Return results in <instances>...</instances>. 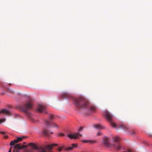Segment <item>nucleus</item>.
Here are the masks:
<instances>
[{
	"label": "nucleus",
	"mask_w": 152,
	"mask_h": 152,
	"mask_svg": "<svg viewBox=\"0 0 152 152\" xmlns=\"http://www.w3.org/2000/svg\"><path fill=\"white\" fill-rule=\"evenodd\" d=\"M1 113L6 114L7 115H9L10 114V112L7 110H0V113Z\"/></svg>",
	"instance_id": "12"
},
{
	"label": "nucleus",
	"mask_w": 152,
	"mask_h": 152,
	"mask_svg": "<svg viewBox=\"0 0 152 152\" xmlns=\"http://www.w3.org/2000/svg\"><path fill=\"white\" fill-rule=\"evenodd\" d=\"M73 104L78 108L83 109L84 113L86 115H88L95 112L96 107L91 106L89 102L84 98H74Z\"/></svg>",
	"instance_id": "1"
},
{
	"label": "nucleus",
	"mask_w": 152,
	"mask_h": 152,
	"mask_svg": "<svg viewBox=\"0 0 152 152\" xmlns=\"http://www.w3.org/2000/svg\"><path fill=\"white\" fill-rule=\"evenodd\" d=\"M124 152H132V151L130 150H129V149H128L127 150V151H124Z\"/></svg>",
	"instance_id": "30"
},
{
	"label": "nucleus",
	"mask_w": 152,
	"mask_h": 152,
	"mask_svg": "<svg viewBox=\"0 0 152 152\" xmlns=\"http://www.w3.org/2000/svg\"><path fill=\"white\" fill-rule=\"evenodd\" d=\"M4 121V120L3 119H0V124L1 123L3 122Z\"/></svg>",
	"instance_id": "26"
},
{
	"label": "nucleus",
	"mask_w": 152,
	"mask_h": 152,
	"mask_svg": "<svg viewBox=\"0 0 152 152\" xmlns=\"http://www.w3.org/2000/svg\"><path fill=\"white\" fill-rule=\"evenodd\" d=\"M101 133L100 132H98L97 134V135L98 136H100V135H101Z\"/></svg>",
	"instance_id": "29"
},
{
	"label": "nucleus",
	"mask_w": 152,
	"mask_h": 152,
	"mask_svg": "<svg viewBox=\"0 0 152 152\" xmlns=\"http://www.w3.org/2000/svg\"><path fill=\"white\" fill-rule=\"evenodd\" d=\"M46 107L42 105H39L37 109V111L39 113H43L45 114L47 113L46 110Z\"/></svg>",
	"instance_id": "7"
},
{
	"label": "nucleus",
	"mask_w": 152,
	"mask_h": 152,
	"mask_svg": "<svg viewBox=\"0 0 152 152\" xmlns=\"http://www.w3.org/2000/svg\"><path fill=\"white\" fill-rule=\"evenodd\" d=\"M27 146H28V145H20V144H18L15 145L14 148H16V149H21L24 148H26Z\"/></svg>",
	"instance_id": "9"
},
{
	"label": "nucleus",
	"mask_w": 152,
	"mask_h": 152,
	"mask_svg": "<svg viewBox=\"0 0 152 152\" xmlns=\"http://www.w3.org/2000/svg\"><path fill=\"white\" fill-rule=\"evenodd\" d=\"M64 134L62 133H59L58 134V136H63Z\"/></svg>",
	"instance_id": "24"
},
{
	"label": "nucleus",
	"mask_w": 152,
	"mask_h": 152,
	"mask_svg": "<svg viewBox=\"0 0 152 152\" xmlns=\"http://www.w3.org/2000/svg\"><path fill=\"white\" fill-rule=\"evenodd\" d=\"M16 149V150L17 152H20V149H16V148H15Z\"/></svg>",
	"instance_id": "31"
},
{
	"label": "nucleus",
	"mask_w": 152,
	"mask_h": 152,
	"mask_svg": "<svg viewBox=\"0 0 152 152\" xmlns=\"http://www.w3.org/2000/svg\"><path fill=\"white\" fill-rule=\"evenodd\" d=\"M28 146L32 147L33 149H38V147L36 145V144L34 143H30L28 144Z\"/></svg>",
	"instance_id": "13"
},
{
	"label": "nucleus",
	"mask_w": 152,
	"mask_h": 152,
	"mask_svg": "<svg viewBox=\"0 0 152 152\" xmlns=\"http://www.w3.org/2000/svg\"><path fill=\"white\" fill-rule=\"evenodd\" d=\"M120 128H122V129H124L126 130H129V127L125 126V125L123 124H121L120 126Z\"/></svg>",
	"instance_id": "15"
},
{
	"label": "nucleus",
	"mask_w": 152,
	"mask_h": 152,
	"mask_svg": "<svg viewBox=\"0 0 152 152\" xmlns=\"http://www.w3.org/2000/svg\"><path fill=\"white\" fill-rule=\"evenodd\" d=\"M66 93H64L61 94V98L62 99H64L66 98Z\"/></svg>",
	"instance_id": "19"
},
{
	"label": "nucleus",
	"mask_w": 152,
	"mask_h": 152,
	"mask_svg": "<svg viewBox=\"0 0 152 152\" xmlns=\"http://www.w3.org/2000/svg\"><path fill=\"white\" fill-rule=\"evenodd\" d=\"M42 133L45 136H49L51 134L53 133V132L50 131L48 129L45 128L43 129Z\"/></svg>",
	"instance_id": "8"
},
{
	"label": "nucleus",
	"mask_w": 152,
	"mask_h": 152,
	"mask_svg": "<svg viewBox=\"0 0 152 152\" xmlns=\"http://www.w3.org/2000/svg\"><path fill=\"white\" fill-rule=\"evenodd\" d=\"M81 142L84 143L90 142L91 143H94L95 142V141H93L91 140H83Z\"/></svg>",
	"instance_id": "18"
},
{
	"label": "nucleus",
	"mask_w": 152,
	"mask_h": 152,
	"mask_svg": "<svg viewBox=\"0 0 152 152\" xmlns=\"http://www.w3.org/2000/svg\"><path fill=\"white\" fill-rule=\"evenodd\" d=\"M54 118V116L52 114H50L48 120H45L44 123L46 124L47 127L48 128L50 126L52 127H54L56 128L58 127V125L56 123L52 122V120Z\"/></svg>",
	"instance_id": "4"
},
{
	"label": "nucleus",
	"mask_w": 152,
	"mask_h": 152,
	"mask_svg": "<svg viewBox=\"0 0 152 152\" xmlns=\"http://www.w3.org/2000/svg\"><path fill=\"white\" fill-rule=\"evenodd\" d=\"M83 129V128L82 127H80V128L78 130V132H80Z\"/></svg>",
	"instance_id": "28"
},
{
	"label": "nucleus",
	"mask_w": 152,
	"mask_h": 152,
	"mask_svg": "<svg viewBox=\"0 0 152 152\" xmlns=\"http://www.w3.org/2000/svg\"><path fill=\"white\" fill-rule=\"evenodd\" d=\"M77 144L72 143L71 144L70 146L68 147H67V151L72 150L75 148H77Z\"/></svg>",
	"instance_id": "10"
},
{
	"label": "nucleus",
	"mask_w": 152,
	"mask_h": 152,
	"mask_svg": "<svg viewBox=\"0 0 152 152\" xmlns=\"http://www.w3.org/2000/svg\"><path fill=\"white\" fill-rule=\"evenodd\" d=\"M37 149L38 150L39 152H46V150L42 147L38 148V149Z\"/></svg>",
	"instance_id": "16"
},
{
	"label": "nucleus",
	"mask_w": 152,
	"mask_h": 152,
	"mask_svg": "<svg viewBox=\"0 0 152 152\" xmlns=\"http://www.w3.org/2000/svg\"><path fill=\"white\" fill-rule=\"evenodd\" d=\"M94 127L96 129H104L105 128L103 125L100 124L95 125Z\"/></svg>",
	"instance_id": "11"
},
{
	"label": "nucleus",
	"mask_w": 152,
	"mask_h": 152,
	"mask_svg": "<svg viewBox=\"0 0 152 152\" xmlns=\"http://www.w3.org/2000/svg\"><path fill=\"white\" fill-rule=\"evenodd\" d=\"M3 86L6 89H7V91L9 93H10L11 94H12L14 93V90L12 89L9 88L8 86H5L4 85H3Z\"/></svg>",
	"instance_id": "14"
},
{
	"label": "nucleus",
	"mask_w": 152,
	"mask_h": 152,
	"mask_svg": "<svg viewBox=\"0 0 152 152\" xmlns=\"http://www.w3.org/2000/svg\"><path fill=\"white\" fill-rule=\"evenodd\" d=\"M104 115L105 116L107 120L110 122L111 126L115 128H116V124L113 122L112 120L113 117L112 115L107 110L104 111Z\"/></svg>",
	"instance_id": "5"
},
{
	"label": "nucleus",
	"mask_w": 152,
	"mask_h": 152,
	"mask_svg": "<svg viewBox=\"0 0 152 152\" xmlns=\"http://www.w3.org/2000/svg\"><path fill=\"white\" fill-rule=\"evenodd\" d=\"M14 142L15 143H17L19 142V141H18V140H17V139L15 140H14Z\"/></svg>",
	"instance_id": "25"
},
{
	"label": "nucleus",
	"mask_w": 152,
	"mask_h": 152,
	"mask_svg": "<svg viewBox=\"0 0 152 152\" xmlns=\"http://www.w3.org/2000/svg\"><path fill=\"white\" fill-rule=\"evenodd\" d=\"M4 94V93H3L2 94V95H3V94Z\"/></svg>",
	"instance_id": "35"
},
{
	"label": "nucleus",
	"mask_w": 152,
	"mask_h": 152,
	"mask_svg": "<svg viewBox=\"0 0 152 152\" xmlns=\"http://www.w3.org/2000/svg\"><path fill=\"white\" fill-rule=\"evenodd\" d=\"M45 148L47 149L48 151H50L52 149V146L51 145H46Z\"/></svg>",
	"instance_id": "17"
},
{
	"label": "nucleus",
	"mask_w": 152,
	"mask_h": 152,
	"mask_svg": "<svg viewBox=\"0 0 152 152\" xmlns=\"http://www.w3.org/2000/svg\"><path fill=\"white\" fill-rule=\"evenodd\" d=\"M68 136L71 139H76L80 137H82V134L78 133H71L67 134Z\"/></svg>",
	"instance_id": "6"
},
{
	"label": "nucleus",
	"mask_w": 152,
	"mask_h": 152,
	"mask_svg": "<svg viewBox=\"0 0 152 152\" xmlns=\"http://www.w3.org/2000/svg\"><path fill=\"white\" fill-rule=\"evenodd\" d=\"M33 104L31 102H28L25 104L23 105L20 107V110L24 112L27 117L33 121V118L31 114L29 112L33 107Z\"/></svg>",
	"instance_id": "3"
},
{
	"label": "nucleus",
	"mask_w": 152,
	"mask_h": 152,
	"mask_svg": "<svg viewBox=\"0 0 152 152\" xmlns=\"http://www.w3.org/2000/svg\"><path fill=\"white\" fill-rule=\"evenodd\" d=\"M6 132H4L0 131V133L4 135V137L6 139L8 138V136L7 135H5V133Z\"/></svg>",
	"instance_id": "20"
},
{
	"label": "nucleus",
	"mask_w": 152,
	"mask_h": 152,
	"mask_svg": "<svg viewBox=\"0 0 152 152\" xmlns=\"http://www.w3.org/2000/svg\"><path fill=\"white\" fill-rule=\"evenodd\" d=\"M51 145H52V147L53 146H56L58 145L56 144H53Z\"/></svg>",
	"instance_id": "27"
},
{
	"label": "nucleus",
	"mask_w": 152,
	"mask_h": 152,
	"mask_svg": "<svg viewBox=\"0 0 152 152\" xmlns=\"http://www.w3.org/2000/svg\"><path fill=\"white\" fill-rule=\"evenodd\" d=\"M9 85H12V84H11V83H9Z\"/></svg>",
	"instance_id": "33"
},
{
	"label": "nucleus",
	"mask_w": 152,
	"mask_h": 152,
	"mask_svg": "<svg viewBox=\"0 0 152 152\" xmlns=\"http://www.w3.org/2000/svg\"><path fill=\"white\" fill-rule=\"evenodd\" d=\"M23 139V137H18L17 138L19 142L22 141Z\"/></svg>",
	"instance_id": "21"
},
{
	"label": "nucleus",
	"mask_w": 152,
	"mask_h": 152,
	"mask_svg": "<svg viewBox=\"0 0 152 152\" xmlns=\"http://www.w3.org/2000/svg\"><path fill=\"white\" fill-rule=\"evenodd\" d=\"M113 141L115 142V143L112 145L110 144L109 139L105 138L103 140V143L104 145L106 146L109 147L114 148L117 150H120L121 148V146L119 143L120 140V138L118 137H115L113 138Z\"/></svg>",
	"instance_id": "2"
},
{
	"label": "nucleus",
	"mask_w": 152,
	"mask_h": 152,
	"mask_svg": "<svg viewBox=\"0 0 152 152\" xmlns=\"http://www.w3.org/2000/svg\"><path fill=\"white\" fill-rule=\"evenodd\" d=\"M130 134L132 135H134L136 134V132L134 130H133L132 132V133H130Z\"/></svg>",
	"instance_id": "23"
},
{
	"label": "nucleus",
	"mask_w": 152,
	"mask_h": 152,
	"mask_svg": "<svg viewBox=\"0 0 152 152\" xmlns=\"http://www.w3.org/2000/svg\"><path fill=\"white\" fill-rule=\"evenodd\" d=\"M68 94L67 93V98H68Z\"/></svg>",
	"instance_id": "34"
},
{
	"label": "nucleus",
	"mask_w": 152,
	"mask_h": 152,
	"mask_svg": "<svg viewBox=\"0 0 152 152\" xmlns=\"http://www.w3.org/2000/svg\"><path fill=\"white\" fill-rule=\"evenodd\" d=\"M12 147H11L10 148V149H9V151L8 152H11V149H12Z\"/></svg>",
	"instance_id": "32"
},
{
	"label": "nucleus",
	"mask_w": 152,
	"mask_h": 152,
	"mask_svg": "<svg viewBox=\"0 0 152 152\" xmlns=\"http://www.w3.org/2000/svg\"><path fill=\"white\" fill-rule=\"evenodd\" d=\"M15 143L14 141V140L11 141L10 143V145H13L15 144Z\"/></svg>",
	"instance_id": "22"
},
{
	"label": "nucleus",
	"mask_w": 152,
	"mask_h": 152,
	"mask_svg": "<svg viewBox=\"0 0 152 152\" xmlns=\"http://www.w3.org/2000/svg\"><path fill=\"white\" fill-rule=\"evenodd\" d=\"M15 152V150H14V151H13V152Z\"/></svg>",
	"instance_id": "36"
}]
</instances>
